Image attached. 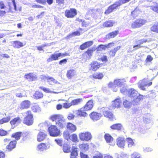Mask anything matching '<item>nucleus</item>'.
Masks as SVG:
<instances>
[{
  "instance_id": "nucleus-62",
  "label": "nucleus",
  "mask_w": 158,
  "mask_h": 158,
  "mask_svg": "<svg viewBox=\"0 0 158 158\" xmlns=\"http://www.w3.org/2000/svg\"><path fill=\"white\" fill-rule=\"evenodd\" d=\"M89 24V22H85L84 21H83L82 23V26L85 27H87Z\"/></svg>"
},
{
  "instance_id": "nucleus-3",
  "label": "nucleus",
  "mask_w": 158,
  "mask_h": 158,
  "mask_svg": "<svg viewBox=\"0 0 158 158\" xmlns=\"http://www.w3.org/2000/svg\"><path fill=\"white\" fill-rule=\"evenodd\" d=\"M25 116L23 120V123L28 126L32 125L33 123V114L31 111L28 110L24 113Z\"/></svg>"
},
{
  "instance_id": "nucleus-31",
  "label": "nucleus",
  "mask_w": 158,
  "mask_h": 158,
  "mask_svg": "<svg viewBox=\"0 0 158 158\" xmlns=\"http://www.w3.org/2000/svg\"><path fill=\"white\" fill-rule=\"evenodd\" d=\"M72 151L71 153V158H76L78 155L77 147L73 146L72 147Z\"/></svg>"
},
{
  "instance_id": "nucleus-19",
  "label": "nucleus",
  "mask_w": 158,
  "mask_h": 158,
  "mask_svg": "<svg viewBox=\"0 0 158 158\" xmlns=\"http://www.w3.org/2000/svg\"><path fill=\"white\" fill-rule=\"evenodd\" d=\"M89 69L93 71H96L100 67V64L97 61H94L90 64Z\"/></svg>"
},
{
  "instance_id": "nucleus-58",
  "label": "nucleus",
  "mask_w": 158,
  "mask_h": 158,
  "mask_svg": "<svg viewBox=\"0 0 158 158\" xmlns=\"http://www.w3.org/2000/svg\"><path fill=\"white\" fill-rule=\"evenodd\" d=\"M87 48L90 47L93 45V42L92 41H89L85 43Z\"/></svg>"
},
{
  "instance_id": "nucleus-41",
  "label": "nucleus",
  "mask_w": 158,
  "mask_h": 158,
  "mask_svg": "<svg viewBox=\"0 0 158 158\" xmlns=\"http://www.w3.org/2000/svg\"><path fill=\"white\" fill-rule=\"evenodd\" d=\"M151 9L153 11L158 13V3L154 2L153 4L151 6Z\"/></svg>"
},
{
  "instance_id": "nucleus-32",
  "label": "nucleus",
  "mask_w": 158,
  "mask_h": 158,
  "mask_svg": "<svg viewBox=\"0 0 158 158\" xmlns=\"http://www.w3.org/2000/svg\"><path fill=\"white\" fill-rule=\"evenodd\" d=\"M67 127L68 129L72 132H74L76 130V126L71 123H67Z\"/></svg>"
},
{
  "instance_id": "nucleus-1",
  "label": "nucleus",
  "mask_w": 158,
  "mask_h": 158,
  "mask_svg": "<svg viewBox=\"0 0 158 158\" xmlns=\"http://www.w3.org/2000/svg\"><path fill=\"white\" fill-rule=\"evenodd\" d=\"M50 119L53 121H55L57 126L60 129L65 128L66 123L65 121L63 116L60 114H56L52 116Z\"/></svg>"
},
{
  "instance_id": "nucleus-44",
  "label": "nucleus",
  "mask_w": 158,
  "mask_h": 158,
  "mask_svg": "<svg viewBox=\"0 0 158 158\" xmlns=\"http://www.w3.org/2000/svg\"><path fill=\"white\" fill-rule=\"evenodd\" d=\"M130 156L131 158H143L140 153L136 152H133Z\"/></svg>"
},
{
  "instance_id": "nucleus-15",
  "label": "nucleus",
  "mask_w": 158,
  "mask_h": 158,
  "mask_svg": "<svg viewBox=\"0 0 158 158\" xmlns=\"http://www.w3.org/2000/svg\"><path fill=\"white\" fill-rule=\"evenodd\" d=\"M61 53H54L51 55V56L47 59L48 62H50L53 60H56L58 59V58L61 56Z\"/></svg>"
},
{
  "instance_id": "nucleus-40",
  "label": "nucleus",
  "mask_w": 158,
  "mask_h": 158,
  "mask_svg": "<svg viewBox=\"0 0 158 158\" xmlns=\"http://www.w3.org/2000/svg\"><path fill=\"white\" fill-rule=\"evenodd\" d=\"M143 99V96L142 95H139L137 96L135 98V101H133V102H132L134 104L136 105H137L139 102L140 100H142Z\"/></svg>"
},
{
  "instance_id": "nucleus-52",
  "label": "nucleus",
  "mask_w": 158,
  "mask_h": 158,
  "mask_svg": "<svg viewBox=\"0 0 158 158\" xmlns=\"http://www.w3.org/2000/svg\"><path fill=\"white\" fill-rule=\"evenodd\" d=\"M123 105L125 107L129 108L131 106V103L126 100L123 102Z\"/></svg>"
},
{
  "instance_id": "nucleus-39",
  "label": "nucleus",
  "mask_w": 158,
  "mask_h": 158,
  "mask_svg": "<svg viewBox=\"0 0 158 158\" xmlns=\"http://www.w3.org/2000/svg\"><path fill=\"white\" fill-rule=\"evenodd\" d=\"M92 76L94 78L99 79H102L103 77V74L101 73H96L93 74Z\"/></svg>"
},
{
  "instance_id": "nucleus-55",
  "label": "nucleus",
  "mask_w": 158,
  "mask_h": 158,
  "mask_svg": "<svg viewBox=\"0 0 158 158\" xmlns=\"http://www.w3.org/2000/svg\"><path fill=\"white\" fill-rule=\"evenodd\" d=\"M122 88L120 89V90L121 92L123 94H127V91L128 90L126 89L125 88V86L124 87H122Z\"/></svg>"
},
{
  "instance_id": "nucleus-59",
  "label": "nucleus",
  "mask_w": 158,
  "mask_h": 158,
  "mask_svg": "<svg viewBox=\"0 0 158 158\" xmlns=\"http://www.w3.org/2000/svg\"><path fill=\"white\" fill-rule=\"evenodd\" d=\"M7 132L2 129H0V135L3 136L6 135Z\"/></svg>"
},
{
  "instance_id": "nucleus-38",
  "label": "nucleus",
  "mask_w": 158,
  "mask_h": 158,
  "mask_svg": "<svg viewBox=\"0 0 158 158\" xmlns=\"http://www.w3.org/2000/svg\"><path fill=\"white\" fill-rule=\"evenodd\" d=\"M82 101V98H77L73 100L71 102L72 106H75L79 104Z\"/></svg>"
},
{
  "instance_id": "nucleus-45",
  "label": "nucleus",
  "mask_w": 158,
  "mask_h": 158,
  "mask_svg": "<svg viewBox=\"0 0 158 158\" xmlns=\"http://www.w3.org/2000/svg\"><path fill=\"white\" fill-rule=\"evenodd\" d=\"M31 109L34 112H39L41 110L40 107L38 105L36 104L34 105L31 107Z\"/></svg>"
},
{
  "instance_id": "nucleus-2",
  "label": "nucleus",
  "mask_w": 158,
  "mask_h": 158,
  "mask_svg": "<svg viewBox=\"0 0 158 158\" xmlns=\"http://www.w3.org/2000/svg\"><path fill=\"white\" fill-rule=\"evenodd\" d=\"M125 82L126 81L124 79H115L113 82H109L108 86L109 87L111 88L114 91L116 92L118 90V87L121 88L125 86Z\"/></svg>"
},
{
  "instance_id": "nucleus-49",
  "label": "nucleus",
  "mask_w": 158,
  "mask_h": 158,
  "mask_svg": "<svg viewBox=\"0 0 158 158\" xmlns=\"http://www.w3.org/2000/svg\"><path fill=\"white\" fill-rule=\"evenodd\" d=\"M111 129H113L119 130L121 128V124H117L113 125L111 127Z\"/></svg>"
},
{
  "instance_id": "nucleus-17",
  "label": "nucleus",
  "mask_w": 158,
  "mask_h": 158,
  "mask_svg": "<svg viewBox=\"0 0 158 158\" xmlns=\"http://www.w3.org/2000/svg\"><path fill=\"white\" fill-rule=\"evenodd\" d=\"M25 77L28 81H35L37 78V76L33 73H29L26 74Z\"/></svg>"
},
{
  "instance_id": "nucleus-33",
  "label": "nucleus",
  "mask_w": 158,
  "mask_h": 158,
  "mask_svg": "<svg viewBox=\"0 0 158 158\" xmlns=\"http://www.w3.org/2000/svg\"><path fill=\"white\" fill-rule=\"evenodd\" d=\"M114 24V22L111 20L106 21L102 24L103 27H110Z\"/></svg>"
},
{
  "instance_id": "nucleus-43",
  "label": "nucleus",
  "mask_w": 158,
  "mask_h": 158,
  "mask_svg": "<svg viewBox=\"0 0 158 158\" xmlns=\"http://www.w3.org/2000/svg\"><path fill=\"white\" fill-rule=\"evenodd\" d=\"M151 31L158 33V22L155 23L151 27Z\"/></svg>"
},
{
  "instance_id": "nucleus-16",
  "label": "nucleus",
  "mask_w": 158,
  "mask_h": 158,
  "mask_svg": "<svg viewBox=\"0 0 158 158\" xmlns=\"http://www.w3.org/2000/svg\"><path fill=\"white\" fill-rule=\"evenodd\" d=\"M48 148L45 144L41 143L38 145L36 150L40 152H43L47 150Z\"/></svg>"
},
{
  "instance_id": "nucleus-35",
  "label": "nucleus",
  "mask_w": 158,
  "mask_h": 158,
  "mask_svg": "<svg viewBox=\"0 0 158 158\" xmlns=\"http://www.w3.org/2000/svg\"><path fill=\"white\" fill-rule=\"evenodd\" d=\"M47 81L49 84L51 85H53L58 82L56 80L52 77H48V78H47Z\"/></svg>"
},
{
  "instance_id": "nucleus-51",
  "label": "nucleus",
  "mask_w": 158,
  "mask_h": 158,
  "mask_svg": "<svg viewBox=\"0 0 158 158\" xmlns=\"http://www.w3.org/2000/svg\"><path fill=\"white\" fill-rule=\"evenodd\" d=\"M70 139L73 141L76 142L77 140V136L75 134H73L70 136Z\"/></svg>"
},
{
  "instance_id": "nucleus-26",
  "label": "nucleus",
  "mask_w": 158,
  "mask_h": 158,
  "mask_svg": "<svg viewBox=\"0 0 158 158\" xmlns=\"http://www.w3.org/2000/svg\"><path fill=\"white\" fill-rule=\"evenodd\" d=\"M21 122V119L19 117L15 118L10 122V123L12 126H14L18 125Z\"/></svg>"
},
{
  "instance_id": "nucleus-30",
  "label": "nucleus",
  "mask_w": 158,
  "mask_h": 158,
  "mask_svg": "<svg viewBox=\"0 0 158 158\" xmlns=\"http://www.w3.org/2000/svg\"><path fill=\"white\" fill-rule=\"evenodd\" d=\"M12 43L14 48H17L22 47L24 45L22 43L19 41H13Z\"/></svg>"
},
{
  "instance_id": "nucleus-11",
  "label": "nucleus",
  "mask_w": 158,
  "mask_h": 158,
  "mask_svg": "<svg viewBox=\"0 0 158 158\" xmlns=\"http://www.w3.org/2000/svg\"><path fill=\"white\" fill-rule=\"evenodd\" d=\"M76 10L74 9L66 10L65 12V16L68 18H73L77 15Z\"/></svg>"
},
{
  "instance_id": "nucleus-5",
  "label": "nucleus",
  "mask_w": 158,
  "mask_h": 158,
  "mask_svg": "<svg viewBox=\"0 0 158 158\" xmlns=\"http://www.w3.org/2000/svg\"><path fill=\"white\" fill-rule=\"evenodd\" d=\"M152 82H149L146 79L144 78L142 80L140 81L138 83V85L139 87L142 90H145V87L149 86L152 85Z\"/></svg>"
},
{
  "instance_id": "nucleus-46",
  "label": "nucleus",
  "mask_w": 158,
  "mask_h": 158,
  "mask_svg": "<svg viewBox=\"0 0 158 158\" xmlns=\"http://www.w3.org/2000/svg\"><path fill=\"white\" fill-rule=\"evenodd\" d=\"M21 135L22 133L21 132H17L13 134L12 136L15 138L16 140H18L20 139Z\"/></svg>"
},
{
  "instance_id": "nucleus-13",
  "label": "nucleus",
  "mask_w": 158,
  "mask_h": 158,
  "mask_svg": "<svg viewBox=\"0 0 158 158\" xmlns=\"http://www.w3.org/2000/svg\"><path fill=\"white\" fill-rule=\"evenodd\" d=\"M31 103L28 100H25L21 102L20 108L21 110L27 109L29 108L31 106Z\"/></svg>"
},
{
  "instance_id": "nucleus-21",
  "label": "nucleus",
  "mask_w": 158,
  "mask_h": 158,
  "mask_svg": "<svg viewBox=\"0 0 158 158\" xmlns=\"http://www.w3.org/2000/svg\"><path fill=\"white\" fill-rule=\"evenodd\" d=\"M121 102L120 98H117L112 102L111 105L114 108H118L120 107Z\"/></svg>"
},
{
  "instance_id": "nucleus-50",
  "label": "nucleus",
  "mask_w": 158,
  "mask_h": 158,
  "mask_svg": "<svg viewBox=\"0 0 158 158\" xmlns=\"http://www.w3.org/2000/svg\"><path fill=\"white\" fill-rule=\"evenodd\" d=\"M64 137L65 139L68 140L70 138L69 134V132L67 131H65L63 133Z\"/></svg>"
},
{
  "instance_id": "nucleus-6",
  "label": "nucleus",
  "mask_w": 158,
  "mask_h": 158,
  "mask_svg": "<svg viewBox=\"0 0 158 158\" xmlns=\"http://www.w3.org/2000/svg\"><path fill=\"white\" fill-rule=\"evenodd\" d=\"M79 136L80 139L82 141H89L92 137L91 133L88 132L80 133Z\"/></svg>"
},
{
  "instance_id": "nucleus-7",
  "label": "nucleus",
  "mask_w": 158,
  "mask_h": 158,
  "mask_svg": "<svg viewBox=\"0 0 158 158\" xmlns=\"http://www.w3.org/2000/svg\"><path fill=\"white\" fill-rule=\"evenodd\" d=\"M146 22L147 21L145 20L139 19L133 23L131 26L133 28H138L145 24Z\"/></svg>"
},
{
  "instance_id": "nucleus-61",
  "label": "nucleus",
  "mask_w": 158,
  "mask_h": 158,
  "mask_svg": "<svg viewBox=\"0 0 158 158\" xmlns=\"http://www.w3.org/2000/svg\"><path fill=\"white\" fill-rule=\"evenodd\" d=\"M75 117V115L72 114H69L68 116V118L69 120H71L73 119Z\"/></svg>"
},
{
  "instance_id": "nucleus-8",
  "label": "nucleus",
  "mask_w": 158,
  "mask_h": 158,
  "mask_svg": "<svg viewBox=\"0 0 158 158\" xmlns=\"http://www.w3.org/2000/svg\"><path fill=\"white\" fill-rule=\"evenodd\" d=\"M139 94L138 92L133 89H131L128 90L127 95L129 97L132 98L131 101L132 102H133V101H135V97Z\"/></svg>"
},
{
  "instance_id": "nucleus-24",
  "label": "nucleus",
  "mask_w": 158,
  "mask_h": 158,
  "mask_svg": "<svg viewBox=\"0 0 158 158\" xmlns=\"http://www.w3.org/2000/svg\"><path fill=\"white\" fill-rule=\"evenodd\" d=\"M148 73L150 74L149 76H153L152 79L156 76L158 74V69L156 67L153 69H150L148 71Z\"/></svg>"
},
{
  "instance_id": "nucleus-28",
  "label": "nucleus",
  "mask_w": 158,
  "mask_h": 158,
  "mask_svg": "<svg viewBox=\"0 0 158 158\" xmlns=\"http://www.w3.org/2000/svg\"><path fill=\"white\" fill-rule=\"evenodd\" d=\"M118 31H115L110 32L106 35V38L108 39L111 38H113L118 34Z\"/></svg>"
},
{
  "instance_id": "nucleus-36",
  "label": "nucleus",
  "mask_w": 158,
  "mask_h": 158,
  "mask_svg": "<svg viewBox=\"0 0 158 158\" xmlns=\"http://www.w3.org/2000/svg\"><path fill=\"white\" fill-rule=\"evenodd\" d=\"M126 141L127 142L128 148H131L135 145L134 142L133 140L130 138H127L126 139Z\"/></svg>"
},
{
  "instance_id": "nucleus-37",
  "label": "nucleus",
  "mask_w": 158,
  "mask_h": 158,
  "mask_svg": "<svg viewBox=\"0 0 158 158\" xmlns=\"http://www.w3.org/2000/svg\"><path fill=\"white\" fill-rule=\"evenodd\" d=\"M121 48V47L118 46L114 48L113 50L110 51L109 52V55L111 56H114L118 50H119Z\"/></svg>"
},
{
  "instance_id": "nucleus-27",
  "label": "nucleus",
  "mask_w": 158,
  "mask_h": 158,
  "mask_svg": "<svg viewBox=\"0 0 158 158\" xmlns=\"http://www.w3.org/2000/svg\"><path fill=\"white\" fill-rule=\"evenodd\" d=\"M16 143V141H11L9 145L6 146V148L8 149L9 151H10L15 148Z\"/></svg>"
},
{
  "instance_id": "nucleus-63",
  "label": "nucleus",
  "mask_w": 158,
  "mask_h": 158,
  "mask_svg": "<svg viewBox=\"0 0 158 158\" xmlns=\"http://www.w3.org/2000/svg\"><path fill=\"white\" fill-rule=\"evenodd\" d=\"M80 155L81 158H89L87 155L82 153L81 152Z\"/></svg>"
},
{
  "instance_id": "nucleus-4",
  "label": "nucleus",
  "mask_w": 158,
  "mask_h": 158,
  "mask_svg": "<svg viewBox=\"0 0 158 158\" xmlns=\"http://www.w3.org/2000/svg\"><path fill=\"white\" fill-rule=\"evenodd\" d=\"M48 130L51 136L56 137L60 135V131L56 126L52 125L48 128Z\"/></svg>"
},
{
  "instance_id": "nucleus-48",
  "label": "nucleus",
  "mask_w": 158,
  "mask_h": 158,
  "mask_svg": "<svg viewBox=\"0 0 158 158\" xmlns=\"http://www.w3.org/2000/svg\"><path fill=\"white\" fill-rule=\"evenodd\" d=\"M10 116H8L6 118H4L0 120V124H2L8 122L10 120Z\"/></svg>"
},
{
  "instance_id": "nucleus-18",
  "label": "nucleus",
  "mask_w": 158,
  "mask_h": 158,
  "mask_svg": "<svg viewBox=\"0 0 158 158\" xmlns=\"http://www.w3.org/2000/svg\"><path fill=\"white\" fill-rule=\"evenodd\" d=\"M95 49L94 48H92L90 49H89L85 53L83 54V56H86V60L89 59L92 55L93 52L95 50Z\"/></svg>"
},
{
  "instance_id": "nucleus-53",
  "label": "nucleus",
  "mask_w": 158,
  "mask_h": 158,
  "mask_svg": "<svg viewBox=\"0 0 158 158\" xmlns=\"http://www.w3.org/2000/svg\"><path fill=\"white\" fill-rule=\"evenodd\" d=\"M63 149L64 152H68L70 150L69 147L67 144H65L64 145Z\"/></svg>"
},
{
  "instance_id": "nucleus-20",
  "label": "nucleus",
  "mask_w": 158,
  "mask_h": 158,
  "mask_svg": "<svg viewBox=\"0 0 158 158\" xmlns=\"http://www.w3.org/2000/svg\"><path fill=\"white\" fill-rule=\"evenodd\" d=\"M93 106V102L92 100H90L88 102L83 108L85 109V111H88L91 110Z\"/></svg>"
},
{
  "instance_id": "nucleus-14",
  "label": "nucleus",
  "mask_w": 158,
  "mask_h": 158,
  "mask_svg": "<svg viewBox=\"0 0 158 158\" xmlns=\"http://www.w3.org/2000/svg\"><path fill=\"white\" fill-rule=\"evenodd\" d=\"M114 45V44L113 43H110L108 44L103 45H100L97 48V51H101L102 50H105L106 48H109L113 47Z\"/></svg>"
},
{
  "instance_id": "nucleus-12",
  "label": "nucleus",
  "mask_w": 158,
  "mask_h": 158,
  "mask_svg": "<svg viewBox=\"0 0 158 158\" xmlns=\"http://www.w3.org/2000/svg\"><path fill=\"white\" fill-rule=\"evenodd\" d=\"M89 116L92 120L96 121L100 119L102 115L100 113L94 112L89 114Z\"/></svg>"
},
{
  "instance_id": "nucleus-25",
  "label": "nucleus",
  "mask_w": 158,
  "mask_h": 158,
  "mask_svg": "<svg viewBox=\"0 0 158 158\" xmlns=\"http://www.w3.org/2000/svg\"><path fill=\"white\" fill-rule=\"evenodd\" d=\"M77 114L78 116L82 117H86L87 116V114L85 111V109L83 107H82L79 110H77Z\"/></svg>"
},
{
  "instance_id": "nucleus-34",
  "label": "nucleus",
  "mask_w": 158,
  "mask_h": 158,
  "mask_svg": "<svg viewBox=\"0 0 158 158\" xmlns=\"http://www.w3.org/2000/svg\"><path fill=\"white\" fill-rule=\"evenodd\" d=\"M79 148L81 152H85L89 149V145L87 144H83L79 145Z\"/></svg>"
},
{
  "instance_id": "nucleus-10",
  "label": "nucleus",
  "mask_w": 158,
  "mask_h": 158,
  "mask_svg": "<svg viewBox=\"0 0 158 158\" xmlns=\"http://www.w3.org/2000/svg\"><path fill=\"white\" fill-rule=\"evenodd\" d=\"M125 140L124 138L119 137L117 139V145L119 148H123L125 145Z\"/></svg>"
},
{
  "instance_id": "nucleus-60",
  "label": "nucleus",
  "mask_w": 158,
  "mask_h": 158,
  "mask_svg": "<svg viewBox=\"0 0 158 158\" xmlns=\"http://www.w3.org/2000/svg\"><path fill=\"white\" fill-rule=\"evenodd\" d=\"M87 48L85 44V43L80 45V49L81 50H84V49Z\"/></svg>"
},
{
  "instance_id": "nucleus-47",
  "label": "nucleus",
  "mask_w": 158,
  "mask_h": 158,
  "mask_svg": "<svg viewBox=\"0 0 158 158\" xmlns=\"http://www.w3.org/2000/svg\"><path fill=\"white\" fill-rule=\"evenodd\" d=\"M43 96V94L39 91H36L34 95V98L36 99L41 98Z\"/></svg>"
},
{
  "instance_id": "nucleus-57",
  "label": "nucleus",
  "mask_w": 158,
  "mask_h": 158,
  "mask_svg": "<svg viewBox=\"0 0 158 158\" xmlns=\"http://www.w3.org/2000/svg\"><path fill=\"white\" fill-rule=\"evenodd\" d=\"M55 141L60 146H61L62 145V140L61 139H55Z\"/></svg>"
},
{
  "instance_id": "nucleus-22",
  "label": "nucleus",
  "mask_w": 158,
  "mask_h": 158,
  "mask_svg": "<svg viewBox=\"0 0 158 158\" xmlns=\"http://www.w3.org/2000/svg\"><path fill=\"white\" fill-rule=\"evenodd\" d=\"M104 137L106 142L110 143V145L113 146L114 145V143H113V138L109 134H106L104 136Z\"/></svg>"
},
{
  "instance_id": "nucleus-54",
  "label": "nucleus",
  "mask_w": 158,
  "mask_h": 158,
  "mask_svg": "<svg viewBox=\"0 0 158 158\" xmlns=\"http://www.w3.org/2000/svg\"><path fill=\"white\" fill-rule=\"evenodd\" d=\"M72 106L71 102L70 103H65L63 104V107L66 109L69 108Z\"/></svg>"
},
{
  "instance_id": "nucleus-64",
  "label": "nucleus",
  "mask_w": 158,
  "mask_h": 158,
  "mask_svg": "<svg viewBox=\"0 0 158 158\" xmlns=\"http://www.w3.org/2000/svg\"><path fill=\"white\" fill-rule=\"evenodd\" d=\"M93 158H103L102 155L101 153H98L94 156Z\"/></svg>"
},
{
  "instance_id": "nucleus-29",
  "label": "nucleus",
  "mask_w": 158,
  "mask_h": 158,
  "mask_svg": "<svg viewBox=\"0 0 158 158\" xmlns=\"http://www.w3.org/2000/svg\"><path fill=\"white\" fill-rule=\"evenodd\" d=\"M76 73L75 71L73 69H70L68 71L66 76L68 79H71L74 76Z\"/></svg>"
},
{
  "instance_id": "nucleus-56",
  "label": "nucleus",
  "mask_w": 158,
  "mask_h": 158,
  "mask_svg": "<svg viewBox=\"0 0 158 158\" xmlns=\"http://www.w3.org/2000/svg\"><path fill=\"white\" fill-rule=\"evenodd\" d=\"M24 91H22V92L17 93L16 94V95L17 97L21 98L25 96L24 95Z\"/></svg>"
},
{
  "instance_id": "nucleus-9",
  "label": "nucleus",
  "mask_w": 158,
  "mask_h": 158,
  "mask_svg": "<svg viewBox=\"0 0 158 158\" xmlns=\"http://www.w3.org/2000/svg\"><path fill=\"white\" fill-rule=\"evenodd\" d=\"M101 111L103 112V115L105 117L111 119H112L113 118V114L111 112L108 111L107 108H102L101 110Z\"/></svg>"
},
{
  "instance_id": "nucleus-42",
  "label": "nucleus",
  "mask_w": 158,
  "mask_h": 158,
  "mask_svg": "<svg viewBox=\"0 0 158 158\" xmlns=\"http://www.w3.org/2000/svg\"><path fill=\"white\" fill-rule=\"evenodd\" d=\"M40 88L41 89L43 90L44 92H45L46 93H53L56 94H58L59 93H61V92H55L52 91L50 89L44 87H40Z\"/></svg>"
},
{
  "instance_id": "nucleus-23",
  "label": "nucleus",
  "mask_w": 158,
  "mask_h": 158,
  "mask_svg": "<svg viewBox=\"0 0 158 158\" xmlns=\"http://www.w3.org/2000/svg\"><path fill=\"white\" fill-rule=\"evenodd\" d=\"M46 134L44 132H40L37 135V140L39 142L43 141L46 138Z\"/></svg>"
}]
</instances>
